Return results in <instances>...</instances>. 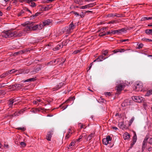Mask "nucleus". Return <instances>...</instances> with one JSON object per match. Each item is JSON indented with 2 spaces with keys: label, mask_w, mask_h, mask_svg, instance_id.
I'll list each match as a JSON object with an SVG mask.
<instances>
[{
  "label": "nucleus",
  "mask_w": 152,
  "mask_h": 152,
  "mask_svg": "<svg viewBox=\"0 0 152 152\" xmlns=\"http://www.w3.org/2000/svg\"><path fill=\"white\" fill-rule=\"evenodd\" d=\"M125 30V29L123 28L119 30H114V34H119L121 33V32H124Z\"/></svg>",
  "instance_id": "18"
},
{
  "label": "nucleus",
  "mask_w": 152,
  "mask_h": 152,
  "mask_svg": "<svg viewBox=\"0 0 152 152\" xmlns=\"http://www.w3.org/2000/svg\"><path fill=\"white\" fill-rule=\"evenodd\" d=\"M71 136V134H68L67 133L65 136V138L68 139Z\"/></svg>",
  "instance_id": "51"
},
{
  "label": "nucleus",
  "mask_w": 152,
  "mask_h": 152,
  "mask_svg": "<svg viewBox=\"0 0 152 152\" xmlns=\"http://www.w3.org/2000/svg\"><path fill=\"white\" fill-rule=\"evenodd\" d=\"M134 117H132L131 120H130L129 123V125L130 126L134 120Z\"/></svg>",
  "instance_id": "37"
},
{
  "label": "nucleus",
  "mask_w": 152,
  "mask_h": 152,
  "mask_svg": "<svg viewBox=\"0 0 152 152\" xmlns=\"http://www.w3.org/2000/svg\"><path fill=\"white\" fill-rule=\"evenodd\" d=\"M96 4L95 2L88 4L85 6H82L80 8L82 9H85L87 8H91L93 7Z\"/></svg>",
  "instance_id": "8"
},
{
  "label": "nucleus",
  "mask_w": 152,
  "mask_h": 152,
  "mask_svg": "<svg viewBox=\"0 0 152 152\" xmlns=\"http://www.w3.org/2000/svg\"><path fill=\"white\" fill-rule=\"evenodd\" d=\"M75 145V143L73 142H72L69 145V148H70L71 146H73Z\"/></svg>",
  "instance_id": "58"
},
{
  "label": "nucleus",
  "mask_w": 152,
  "mask_h": 152,
  "mask_svg": "<svg viewBox=\"0 0 152 152\" xmlns=\"http://www.w3.org/2000/svg\"><path fill=\"white\" fill-rule=\"evenodd\" d=\"M4 74H5V75L6 76H7V75H8L9 74H10L9 71H7L5 73H4Z\"/></svg>",
  "instance_id": "59"
},
{
  "label": "nucleus",
  "mask_w": 152,
  "mask_h": 152,
  "mask_svg": "<svg viewBox=\"0 0 152 152\" xmlns=\"http://www.w3.org/2000/svg\"><path fill=\"white\" fill-rule=\"evenodd\" d=\"M129 41V39H122V40H121V42H128V41Z\"/></svg>",
  "instance_id": "61"
},
{
  "label": "nucleus",
  "mask_w": 152,
  "mask_h": 152,
  "mask_svg": "<svg viewBox=\"0 0 152 152\" xmlns=\"http://www.w3.org/2000/svg\"><path fill=\"white\" fill-rule=\"evenodd\" d=\"M69 40L68 39H66L65 41H64L62 42V45L63 46V45H66L67 43L69 42Z\"/></svg>",
  "instance_id": "30"
},
{
  "label": "nucleus",
  "mask_w": 152,
  "mask_h": 152,
  "mask_svg": "<svg viewBox=\"0 0 152 152\" xmlns=\"http://www.w3.org/2000/svg\"><path fill=\"white\" fill-rule=\"evenodd\" d=\"M147 143V142L144 141H143L142 145V151H143L145 148V146L146 145V144Z\"/></svg>",
  "instance_id": "26"
},
{
  "label": "nucleus",
  "mask_w": 152,
  "mask_h": 152,
  "mask_svg": "<svg viewBox=\"0 0 152 152\" xmlns=\"http://www.w3.org/2000/svg\"><path fill=\"white\" fill-rule=\"evenodd\" d=\"M25 110L26 108H25L24 109L21 110L19 111L18 112V113H19L20 114L23 113V112L25 111Z\"/></svg>",
  "instance_id": "45"
},
{
  "label": "nucleus",
  "mask_w": 152,
  "mask_h": 152,
  "mask_svg": "<svg viewBox=\"0 0 152 152\" xmlns=\"http://www.w3.org/2000/svg\"><path fill=\"white\" fill-rule=\"evenodd\" d=\"M106 139H107V142H108V143H109V141H110L112 140V138L110 136H107L106 137Z\"/></svg>",
  "instance_id": "38"
},
{
  "label": "nucleus",
  "mask_w": 152,
  "mask_h": 152,
  "mask_svg": "<svg viewBox=\"0 0 152 152\" xmlns=\"http://www.w3.org/2000/svg\"><path fill=\"white\" fill-rule=\"evenodd\" d=\"M125 51L124 49H117L115 50L112 51V52H113V53L111 55H113V54L116 53L118 52H124Z\"/></svg>",
  "instance_id": "17"
},
{
  "label": "nucleus",
  "mask_w": 152,
  "mask_h": 152,
  "mask_svg": "<svg viewBox=\"0 0 152 152\" xmlns=\"http://www.w3.org/2000/svg\"><path fill=\"white\" fill-rule=\"evenodd\" d=\"M137 45L138 46L137 48L138 49H140L143 47V45L142 43H141L139 44H137Z\"/></svg>",
  "instance_id": "35"
},
{
  "label": "nucleus",
  "mask_w": 152,
  "mask_h": 152,
  "mask_svg": "<svg viewBox=\"0 0 152 152\" xmlns=\"http://www.w3.org/2000/svg\"><path fill=\"white\" fill-rule=\"evenodd\" d=\"M16 101L15 99H11L9 101L8 103V105L10 108H12L13 104Z\"/></svg>",
  "instance_id": "13"
},
{
  "label": "nucleus",
  "mask_w": 152,
  "mask_h": 152,
  "mask_svg": "<svg viewBox=\"0 0 152 152\" xmlns=\"http://www.w3.org/2000/svg\"><path fill=\"white\" fill-rule=\"evenodd\" d=\"M148 143L152 145V138H151L149 140Z\"/></svg>",
  "instance_id": "57"
},
{
  "label": "nucleus",
  "mask_w": 152,
  "mask_h": 152,
  "mask_svg": "<svg viewBox=\"0 0 152 152\" xmlns=\"http://www.w3.org/2000/svg\"><path fill=\"white\" fill-rule=\"evenodd\" d=\"M5 84L4 83H0V88L5 87L6 86Z\"/></svg>",
  "instance_id": "49"
},
{
  "label": "nucleus",
  "mask_w": 152,
  "mask_h": 152,
  "mask_svg": "<svg viewBox=\"0 0 152 152\" xmlns=\"http://www.w3.org/2000/svg\"><path fill=\"white\" fill-rule=\"evenodd\" d=\"M132 99L135 102H141L143 100V98L140 96H133L132 97Z\"/></svg>",
  "instance_id": "5"
},
{
  "label": "nucleus",
  "mask_w": 152,
  "mask_h": 152,
  "mask_svg": "<svg viewBox=\"0 0 152 152\" xmlns=\"http://www.w3.org/2000/svg\"><path fill=\"white\" fill-rule=\"evenodd\" d=\"M102 54L104 56H106L108 53V50H103L102 51Z\"/></svg>",
  "instance_id": "31"
},
{
  "label": "nucleus",
  "mask_w": 152,
  "mask_h": 152,
  "mask_svg": "<svg viewBox=\"0 0 152 152\" xmlns=\"http://www.w3.org/2000/svg\"><path fill=\"white\" fill-rule=\"evenodd\" d=\"M20 144L22 147H25L26 146V144L24 142H21L20 143Z\"/></svg>",
  "instance_id": "47"
},
{
  "label": "nucleus",
  "mask_w": 152,
  "mask_h": 152,
  "mask_svg": "<svg viewBox=\"0 0 152 152\" xmlns=\"http://www.w3.org/2000/svg\"><path fill=\"white\" fill-rule=\"evenodd\" d=\"M40 14L39 12H37L34 15H32V16H33V17H36L38 16Z\"/></svg>",
  "instance_id": "46"
},
{
  "label": "nucleus",
  "mask_w": 152,
  "mask_h": 152,
  "mask_svg": "<svg viewBox=\"0 0 152 152\" xmlns=\"http://www.w3.org/2000/svg\"><path fill=\"white\" fill-rule=\"evenodd\" d=\"M145 33L147 34L152 35V29H146L145 31Z\"/></svg>",
  "instance_id": "23"
},
{
  "label": "nucleus",
  "mask_w": 152,
  "mask_h": 152,
  "mask_svg": "<svg viewBox=\"0 0 152 152\" xmlns=\"http://www.w3.org/2000/svg\"><path fill=\"white\" fill-rule=\"evenodd\" d=\"M93 64V62H92L91 64H90L89 66H88L89 69H88V70H89L91 69Z\"/></svg>",
  "instance_id": "62"
},
{
  "label": "nucleus",
  "mask_w": 152,
  "mask_h": 152,
  "mask_svg": "<svg viewBox=\"0 0 152 152\" xmlns=\"http://www.w3.org/2000/svg\"><path fill=\"white\" fill-rule=\"evenodd\" d=\"M53 7V5L52 4L47 5L46 7H42V10L44 11H47L51 8Z\"/></svg>",
  "instance_id": "16"
},
{
  "label": "nucleus",
  "mask_w": 152,
  "mask_h": 152,
  "mask_svg": "<svg viewBox=\"0 0 152 152\" xmlns=\"http://www.w3.org/2000/svg\"><path fill=\"white\" fill-rule=\"evenodd\" d=\"M36 80V78H32L29 79H28L25 80V82H28L29 81H34Z\"/></svg>",
  "instance_id": "29"
},
{
  "label": "nucleus",
  "mask_w": 152,
  "mask_h": 152,
  "mask_svg": "<svg viewBox=\"0 0 152 152\" xmlns=\"http://www.w3.org/2000/svg\"><path fill=\"white\" fill-rule=\"evenodd\" d=\"M25 23L26 25H31V31H35L37 30H40L43 28V25L42 24H39L33 26L34 22H30L29 21H27Z\"/></svg>",
  "instance_id": "2"
},
{
  "label": "nucleus",
  "mask_w": 152,
  "mask_h": 152,
  "mask_svg": "<svg viewBox=\"0 0 152 152\" xmlns=\"http://www.w3.org/2000/svg\"><path fill=\"white\" fill-rule=\"evenodd\" d=\"M105 33L104 32H101L99 34V35L100 37H102L104 36H106V35H104L105 34Z\"/></svg>",
  "instance_id": "44"
},
{
  "label": "nucleus",
  "mask_w": 152,
  "mask_h": 152,
  "mask_svg": "<svg viewBox=\"0 0 152 152\" xmlns=\"http://www.w3.org/2000/svg\"><path fill=\"white\" fill-rule=\"evenodd\" d=\"M40 69H41L40 67H36L34 68V71L33 72H38Z\"/></svg>",
  "instance_id": "32"
},
{
  "label": "nucleus",
  "mask_w": 152,
  "mask_h": 152,
  "mask_svg": "<svg viewBox=\"0 0 152 152\" xmlns=\"http://www.w3.org/2000/svg\"><path fill=\"white\" fill-rule=\"evenodd\" d=\"M30 50L29 49H26L21 50L18 52H16L14 53V56H18L19 55L22 54L23 53H26L28 51H29Z\"/></svg>",
  "instance_id": "6"
},
{
  "label": "nucleus",
  "mask_w": 152,
  "mask_h": 152,
  "mask_svg": "<svg viewBox=\"0 0 152 152\" xmlns=\"http://www.w3.org/2000/svg\"><path fill=\"white\" fill-rule=\"evenodd\" d=\"M18 130H21L23 131H25L26 129V128L24 127H18L17 128Z\"/></svg>",
  "instance_id": "41"
},
{
  "label": "nucleus",
  "mask_w": 152,
  "mask_h": 152,
  "mask_svg": "<svg viewBox=\"0 0 152 152\" xmlns=\"http://www.w3.org/2000/svg\"><path fill=\"white\" fill-rule=\"evenodd\" d=\"M16 70L15 69H13L9 71V72L10 74H11L12 73H14L16 72Z\"/></svg>",
  "instance_id": "40"
},
{
  "label": "nucleus",
  "mask_w": 152,
  "mask_h": 152,
  "mask_svg": "<svg viewBox=\"0 0 152 152\" xmlns=\"http://www.w3.org/2000/svg\"><path fill=\"white\" fill-rule=\"evenodd\" d=\"M64 83H61L59 84L56 86V87L54 88L56 89V90H58L61 88L62 86H63Z\"/></svg>",
  "instance_id": "24"
},
{
  "label": "nucleus",
  "mask_w": 152,
  "mask_h": 152,
  "mask_svg": "<svg viewBox=\"0 0 152 152\" xmlns=\"http://www.w3.org/2000/svg\"><path fill=\"white\" fill-rule=\"evenodd\" d=\"M148 39L143 38L142 39V40L143 41L147 42L148 41Z\"/></svg>",
  "instance_id": "63"
},
{
  "label": "nucleus",
  "mask_w": 152,
  "mask_h": 152,
  "mask_svg": "<svg viewBox=\"0 0 152 152\" xmlns=\"http://www.w3.org/2000/svg\"><path fill=\"white\" fill-rule=\"evenodd\" d=\"M86 14H85V13H84L83 12H81V14H80V17L82 18H83L84 17L85 15Z\"/></svg>",
  "instance_id": "52"
},
{
  "label": "nucleus",
  "mask_w": 152,
  "mask_h": 152,
  "mask_svg": "<svg viewBox=\"0 0 152 152\" xmlns=\"http://www.w3.org/2000/svg\"><path fill=\"white\" fill-rule=\"evenodd\" d=\"M105 95L107 96H110L111 95V94L110 92H106L105 93Z\"/></svg>",
  "instance_id": "54"
},
{
  "label": "nucleus",
  "mask_w": 152,
  "mask_h": 152,
  "mask_svg": "<svg viewBox=\"0 0 152 152\" xmlns=\"http://www.w3.org/2000/svg\"><path fill=\"white\" fill-rule=\"evenodd\" d=\"M26 22L24 23L23 24L24 26H26V27L24 28L23 30L24 31V32L25 33L28 31H31L30 25L26 24Z\"/></svg>",
  "instance_id": "9"
},
{
  "label": "nucleus",
  "mask_w": 152,
  "mask_h": 152,
  "mask_svg": "<svg viewBox=\"0 0 152 152\" xmlns=\"http://www.w3.org/2000/svg\"><path fill=\"white\" fill-rule=\"evenodd\" d=\"M75 1L76 3L79 4V3L82 1L81 0H75Z\"/></svg>",
  "instance_id": "60"
},
{
  "label": "nucleus",
  "mask_w": 152,
  "mask_h": 152,
  "mask_svg": "<svg viewBox=\"0 0 152 152\" xmlns=\"http://www.w3.org/2000/svg\"><path fill=\"white\" fill-rule=\"evenodd\" d=\"M148 17H144L143 18H142L141 19V20L142 21H145V20H148Z\"/></svg>",
  "instance_id": "50"
},
{
  "label": "nucleus",
  "mask_w": 152,
  "mask_h": 152,
  "mask_svg": "<svg viewBox=\"0 0 152 152\" xmlns=\"http://www.w3.org/2000/svg\"><path fill=\"white\" fill-rule=\"evenodd\" d=\"M135 84L136 85L135 88L136 89V91H141L142 89V84L141 83H136Z\"/></svg>",
  "instance_id": "4"
},
{
  "label": "nucleus",
  "mask_w": 152,
  "mask_h": 152,
  "mask_svg": "<svg viewBox=\"0 0 152 152\" xmlns=\"http://www.w3.org/2000/svg\"><path fill=\"white\" fill-rule=\"evenodd\" d=\"M78 125L79 126H80V129L84 128V129H85L86 127L85 125H84L83 124L81 123L78 124Z\"/></svg>",
  "instance_id": "34"
},
{
  "label": "nucleus",
  "mask_w": 152,
  "mask_h": 152,
  "mask_svg": "<svg viewBox=\"0 0 152 152\" xmlns=\"http://www.w3.org/2000/svg\"><path fill=\"white\" fill-rule=\"evenodd\" d=\"M125 86L124 85H119L117 87L116 89L117 92H121Z\"/></svg>",
  "instance_id": "15"
},
{
  "label": "nucleus",
  "mask_w": 152,
  "mask_h": 152,
  "mask_svg": "<svg viewBox=\"0 0 152 152\" xmlns=\"http://www.w3.org/2000/svg\"><path fill=\"white\" fill-rule=\"evenodd\" d=\"M62 59L61 58H58L53 60V62L54 63H56V64H57L59 62H61V61Z\"/></svg>",
  "instance_id": "36"
},
{
  "label": "nucleus",
  "mask_w": 152,
  "mask_h": 152,
  "mask_svg": "<svg viewBox=\"0 0 152 152\" xmlns=\"http://www.w3.org/2000/svg\"><path fill=\"white\" fill-rule=\"evenodd\" d=\"M6 77V76L5 75V74H4V73L3 74H1L0 76V78H4L5 77Z\"/></svg>",
  "instance_id": "55"
},
{
  "label": "nucleus",
  "mask_w": 152,
  "mask_h": 152,
  "mask_svg": "<svg viewBox=\"0 0 152 152\" xmlns=\"http://www.w3.org/2000/svg\"><path fill=\"white\" fill-rule=\"evenodd\" d=\"M9 89L14 91L19 89L21 88L22 86L19 84H15L9 86Z\"/></svg>",
  "instance_id": "3"
},
{
  "label": "nucleus",
  "mask_w": 152,
  "mask_h": 152,
  "mask_svg": "<svg viewBox=\"0 0 152 152\" xmlns=\"http://www.w3.org/2000/svg\"><path fill=\"white\" fill-rule=\"evenodd\" d=\"M75 27V25L73 24L72 22L69 25V31H70L71 30H73Z\"/></svg>",
  "instance_id": "22"
},
{
  "label": "nucleus",
  "mask_w": 152,
  "mask_h": 152,
  "mask_svg": "<svg viewBox=\"0 0 152 152\" xmlns=\"http://www.w3.org/2000/svg\"><path fill=\"white\" fill-rule=\"evenodd\" d=\"M25 33L23 30L18 33L16 31H8L2 32V36L5 38H11L12 37H20L25 35Z\"/></svg>",
  "instance_id": "1"
},
{
  "label": "nucleus",
  "mask_w": 152,
  "mask_h": 152,
  "mask_svg": "<svg viewBox=\"0 0 152 152\" xmlns=\"http://www.w3.org/2000/svg\"><path fill=\"white\" fill-rule=\"evenodd\" d=\"M80 50H75V51L73 53V54H76L79 53L80 52Z\"/></svg>",
  "instance_id": "53"
},
{
  "label": "nucleus",
  "mask_w": 152,
  "mask_h": 152,
  "mask_svg": "<svg viewBox=\"0 0 152 152\" xmlns=\"http://www.w3.org/2000/svg\"><path fill=\"white\" fill-rule=\"evenodd\" d=\"M115 14V17H120L121 16V15L118 14Z\"/></svg>",
  "instance_id": "56"
},
{
  "label": "nucleus",
  "mask_w": 152,
  "mask_h": 152,
  "mask_svg": "<svg viewBox=\"0 0 152 152\" xmlns=\"http://www.w3.org/2000/svg\"><path fill=\"white\" fill-rule=\"evenodd\" d=\"M44 110V109L33 108L31 110V111L34 113H39L40 111L41 110Z\"/></svg>",
  "instance_id": "12"
},
{
  "label": "nucleus",
  "mask_w": 152,
  "mask_h": 152,
  "mask_svg": "<svg viewBox=\"0 0 152 152\" xmlns=\"http://www.w3.org/2000/svg\"><path fill=\"white\" fill-rule=\"evenodd\" d=\"M107 139H106V138H104L102 140V143L103 144L105 145H107L108 144V142H107ZM107 139L108 140V139Z\"/></svg>",
  "instance_id": "33"
},
{
  "label": "nucleus",
  "mask_w": 152,
  "mask_h": 152,
  "mask_svg": "<svg viewBox=\"0 0 152 152\" xmlns=\"http://www.w3.org/2000/svg\"><path fill=\"white\" fill-rule=\"evenodd\" d=\"M83 137L82 136L80 135L78 139H76V141L77 142H80V140L82 139Z\"/></svg>",
  "instance_id": "43"
},
{
  "label": "nucleus",
  "mask_w": 152,
  "mask_h": 152,
  "mask_svg": "<svg viewBox=\"0 0 152 152\" xmlns=\"http://www.w3.org/2000/svg\"><path fill=\"white\" fill-rule=\"evenodd\" d=\"M137 140V137L136 134L135 132L134 134V136L133 137V140L132 141L131 143L130 144V146L129 147L130 148H131L135 144Z\"/></svg>",
  "instance_id": "7"
},
{
  "label": "nucleus",
  "mask_w": 152,
  "mask_h": 152,
  "mask_svg": "<svg viewBox=\"0 0 152 152\" xmlns=\"http://www.w3.org/2000/svg\"><path fill=\"white\" fill-rule=\"evenodd\" d=\"M94 134L93 133H91L89 136H88L87 138V139L88 140H91L92 138L94 136Z\"/></svg>",
  "instance_id": "28"
},
{
  "label": "nucleus",
  "mask_w": 152,
  "mask_h": 152,
  "mask_svg": "<svg viewBox=\"0 0 152 152\" xmlns=\"http://www.w3.org/2000/svg\"><path fill=\"white\" fill-rule=\"evenodd\" d=\"M130 137V136L129 134H125L124 137V138L125 140H126L129 139Z\"/></svg>",
  "instance_id": "39"
},
{
  "label": "nucleus",
  "mask_w": 152,
  "mask_h": 152,
  "mask_svg": "<svg viewBox=\"0 0 152 152\" xmlns=\"http://www.w3.org/2000/svg\"><path fill=\"white\" fill-rule=\"evenodd\" d=\"M72 12L73 13V14L76 16H80V15L77 12L73 11Z\"/></svg>",
  "instance_id": "48"
},
{
  "label": "nucleus",
  "mask_w": 152,
  "mask_h": 152,
  "mask_svg": "<svg viewBox=\"0 0 152 152\" xmlns=\"http://www.w3.org/2000/svg\"><path fill=\"white\" fill-rule=\"evenodd\" d=\"M63 45L61 44L58 45H57L55 48H54L53 49L54 51H56L60 49V48H63Z\"/></svg>",
  "instance_id": "20"
},
{
  "label": "nucleus",
  "mask_w": 152,
  "mask_h": 152,
  "mask_svg": "<svg viewBox=\"0 0 152 152\" xmlns=\"http://www.w3.org/2000/svg\"><path fill=\"white\" fill-rule=\"evenodd\" d=\"M26 2L28 3L30 6L33 7H35L36 6V3L35 2L32 1H25Z\"/></svg>",
  "instance_id": "19"
},
{
  "label": "nucleus",
  "mask_w": 152,
  "mask_h": 152,
  "mask_svg": "<svg viewBox=\"0 0 152 152\" xmlns=\"http://www.w3.org/2000/svg\"><path fill=\"white\" fill-rule=\"evenodd\" d=\"M52 22V20L50 19H48L46 20H45L43 22V27L44 26L46 25H48L51 24Z\"/></svg>",
  "instance_id": "14"
},
{
  "label": "nucleus",
  "mask_w": 152,
  "mask_h": 152,
  "mask_svg": "<svg viewBox=\"0 0 152 152\" xmlns=\"http://www.w3.org/2000/svg\"><path fill=\"white\" fill-rule=\"evenodd\" d=\"M152 94V88L148 91L145 96H149Z\"/></svg>",
  "instance_id": "21"
},
{
  "label": "nucleus",
  "mask_w": 152,
  "mask_h": 152,
  "mask_svg": "<svg viewBox=\"0 0 152 152\" xmlns=\"http://www.w3.org/2000/svg\"><path fill=\"white\" fill-rule=\"evenodd\" d=\"M118 125L119 127L121 129H123L125 128V127H124V125L123 122H119L118 123Z\"/></svg>",
  "instance_id": "25"
},
{
  "label": "nucleus",
  "mask_w": 152,
  "mask_h": 152,
  "mask_svg": "<svg viewBox=\"0 0 152 152\" xmlns=\"http://www.w3.org/2000/svg\"><path fill=\"white\" fill-rule=\"evenodd\" d=\"M107 58H105L104 57L103 55H101L97 58L95 60H94L93 62H96V61H102L103 60H104Z\"/></svg>",
  "instance_id": "10"
},
{
  "label": "nucleus",
  "mask_w": 152,
  "mask_h": 152,
  "mask_svg": "<svg viewBox=\"0 0 152 152\" xmlns=\"http://www.w3.org/2000/svg\"><path fill=\"white\" fill-rule=\"evenodd\" d=\"M25 12V9L22 10L18 14V16H22V15Z\"/></svg>",
  "instance_id": "27"
},
{
  "label": "nucleus",
  "mask_w": 152,
  "mask_h": 152,
  "mask_svg": "<svg viewBox=\"0 0 152 152\" xmlns=\"http://www.w3.org/2000/svg\"><path fill=\"white\" fill-rule=\"evenodd\" d=\"M109 34H111L110 31H108L107 33H105V34L104 35H106V36Z\"/></svg>",
  "instance_id": "64"
},
{
  "label": "nucleus",
  "mask_w": 152,
  "mask_h": 152,
  "mask_svg": "<svg viewBox=\"0 0 152 152\" xmlns=\"http://www.w3.org/2000/svg\"><path fill=\"white\" fill-rule=\"evenodd\" d=\"M108 17H115V14H110L108 15Z\"/></svg>",
  "instance_id": "42"
},
{
  "label": "nucleus",
  "mask_w": 152,
  "mask_h": 152,
  "mask_svg": "<svg viewBox=\"0 0 152 152\" xmlns=\"http://www.w3.org/2000/svg\"><path fill=\"white\" fill-rule=\"evenodd\" d=\"M53 131L51 130L50 131L48 132L46 136V139L48 141H50L52 137V135L53 134Z\"/></svg>",
  "instance_id": "11"
}]
</instances>
